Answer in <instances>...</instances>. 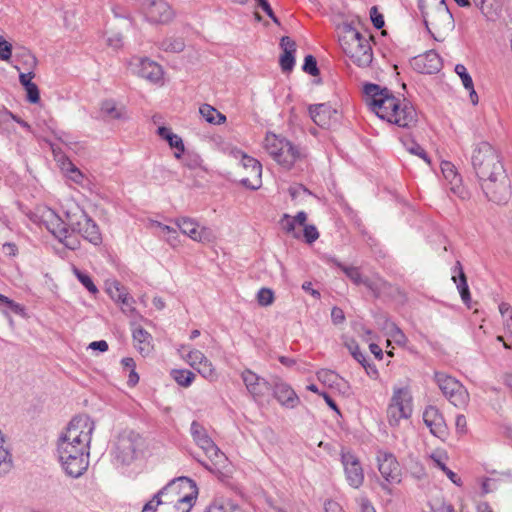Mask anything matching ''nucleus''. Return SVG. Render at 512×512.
Wrapping results in <instances>:
<instances>
[{
    "label": "nucleus",
    "mask_w": 512,
    "mask_h": 512,
    "mask_svg": "<svg viewBox=\"0 0 512 512\" xmlns=\"http://www.w3.org/2000/svg\"><path fill=\"white\" fill-rule=\"evenodd\" d=\"M471 163L486 198L506 204L512 195V186L499 152L489 142L481 141L474 145Z\"/></svg>",
    "instance_id": "obj_1"
},
{
    "label": "nucleus",
    "mask_w": 512,
    "mask_h": 512,
    "mask_svg": "<svg viewBox=\"0 0 512 512\" xmlns=\"http://www.w3.org/2000/svg\"><path fill=\"white\" fill-rule=\"evenodd\" d=\"M94 422L87 416L74 417L58 441V454L66 474L80 477L89 465V444Z\"/></svg>",
    "instance_id": "obj_2"
},
{
    "label": "nucleus",
    "mask_w": 512,
    "mask_h": 512,
    "mask_svg": "<svg viewBox=\"0 0 512 512\" xmlns=\"http://www.w3.org/2000/svg\"><path fill=\"white\" fill-rule=\"evenodd\" d=\"M367 103L375 114L401 128H411L417 122V113L409 103H401L389 89L377 84L364 85Z\"/></svg>",
    "instance_id": "obj_3"
},
{
    "label": "nucleus",
    "mask_w": 512,
    "mask_h": 512,
    "mask_svg": "<svg viewBox=\"0 0 512 512\" xmlns=\"http://www.w3.org/2000/svg\"><path fill=\"white\" fill-rule=\"evenodd\" d=\"M339 30V44L346 57L360 68L368 67L373 60L370 37L359 32L352 23H343Z\"/></svg>",
    "instance_id": "obj_4"
},
{
    "label": "nucleus",
    "mask_w": 512,
    "mask_h": 512,
    "mask_svg": "<svg viewBox=\"0 0 512 512\" xmlns=\"http://www.w3.org/2000/svg\"><path fill=\"white\" fill-rule=\"evenodd\" d=\"M419 9L426 29L435 40H441L443 35L454 29V18L445 0H434L431 5L420 3Z\"/></svg>",
    "instance_id": "obj_5"
},
{
    "label": "nucleus",
    "mask_w": 512,
    "mask_h": 512,
    "mask_svg": "<svg viewBox=\"0 0 512 512\" xmlns=\"http://www.w3.org/2000/svg\"><path fill=\"white\" fill-rule=\"evenodd\" d=\"M190 434L194 443L205 453L210 464L198 460V462L213 473H221L228 465V458L214 443L206 428L198 421H193L190 426Z\"/></svg>",
    "instance_id": "obj_6"
},
{
    "label": "nucleus",
    "mask_w": 512,
    "mask_h": 512,
    "mask_svg": "<svg viewBox=\"0 0 512 512\" xmlns=\"http://www.w3.org/2000/svg\"><path fill=\"white\" fill-rule=\"evenodd\" d=\"M264 149L283 168L291 169L293 165L306 157L304 148L293 145L285 137L267 133Z\"/></svg>",
    "instance_id": "obj_7"
},
{
    "label": "nucleus",
    "mask_w": 512,
    "mask_h": 512,
    "mask_svg": "<svg viewBox=\"0 0 512 512\" xmlns=\"http://www.w3.org/2000/svg\"><path fill=\"white\" fill-rule=\"evenodd\" d=\"M34 216L39 224L44 225L68 249L75 250L80 246L78 237L71 233L67 218L64 221L54 210L46 206L37 208Z\"/></svg>",
    "instance_id": "obj_8"
},
{
    "label": "nucleus",
    "mask_w": 512,
    "mask_h": 512,
    "mask_svg": "<svg viewBox=\"0 0 512 512\" xmlns=\"http://www.w3.org/2000/svg\"><path fill=\"white\" fill-rule=\"evenodd\" d=\"M143 446L142 436L131 429L121 431L114 439L111 455L113 463L128 466L138 456Z\"/></svg>",
    "instance_id": "obj_9"
},
{
    "label": "nucleus",
    "mask_w": 512,
    "mask_h": 512,
    "mask_svg": "<svg viewBox=\"0 0 512 512\" xmlns=\"http://www.w3.org/2000/svg\"><path fill=\"white\" fill-rule=\"evenodd\" d=\"M198 493L196 483L188 477H179L170 481L154 495L158 500L174 499L172 504L186 505V512L192 507Z\"/></svg>",
    "instance_id": "obj_10"
},
{
    "label": "nucleus",
    "mask_w": 512,
    "mask_h": 512,
    "mask_svg": "<svg viewBox=\"0 0 512 512\" xmlns=\"http://www.w3.org/2000/svg\"><path fill=\"white\" fill-rule=\"evenodd\" d=\"M413 413V397L408 387H394L386 410L390 427H398L401 420H408Z\"/></svg>",
    "instance_id": "obj_11"
},
{
    "label": "nucleus",
    "mask_w": 512,
    "mask_h": 512,
    "mask_svg": "<svg viewBox=\"0 0 512 512\" xmlns=\"http://www.w3.org/2000/svg\"><path fill=\"white\" fill-rule=\"evenodd\" d=\"M66 218L73 235L79 234L83 239L95 246L102 243V235L98 225L84 210L76 207L75 211L70 210L66 212Z\"/></svg>",
    "instance_id": "obj_12"
},
{
    "label": "nucleus",
    "mask_w": 512,
    "mask_h": 512,
    "mask_svg": "<svg viewBox=\"0 0 512 512\" xmlns=\"http://www.w3.org/2000/svg\"><path fill=\"white\" fill-rule=\"evenodd\" d=\"M434 381L443 395L456 407H464L469 401V393L456 378L445 372H435Z\"/></svg>",
    "instance_id": "obj_13"
},
{
    "label": "nucleus",
    "mask_w": 512,
    "mask_h": 512,
    "mask_svg": "<svg viewBox=\"0 0 512 512\" xmlns=\"http://www.w3.org/2000/svg\"><path fill=\"white\" fill-rule=\"evenodd\" d=\"M329 262L339 267L355 285H364L376 297L380 295L381 291L386 286V282L381 278L373 280L363 277L358 267L345 266L335 258H330Z\"/></svg>",
    "instance_id": "obj_14"
},
{
    "label": "nucleus",
    "mask_w": 512,
    "mask_h": 512,
    "mask_svg": "<svg viewBox=\"0 0 512 512\" xmlns=\"http://www.w3.org/2000/svg\"><path fill=\"white\" fill-rule=\"evenodd\" d=\"M309 114L313 122L322 128H332L340 120L339 111L328 103L310 105Z\"/></svg>",
    "instance_id": "obj_15"
},
{
    "label": "nucleus",
    "mask_w": 512,
    "mask_h": 512,
    "mask_svg": "<svg viewBox=\"0 0 512 512\" xmlns=\"http://www.w3.org/2000/svg\"><path fill=\"white\" fill-rule=\"evenodd\" d=\"M378 470L385 482L399 483L401 481V469L393 453L387 451L377 452Z\"/></svg>",
    "instance_id": "obj_16"
},
{
    "label": "nucleus",
    "mask_w": 512,
    "mask_h": 512,
    "mask_svg": "<svg viewBox=\"0 0 512 512\" xmlns=\"http://www.w3.org/2000/svg\"><path fill=\"white\" fill-rule=\"evenodd\" d=\"M341 462L348 484L357 489L364 481V471L359 459L351 452L346 451L341 454Z\"/></svg>",
    "instance_id": "obj_17"
},
{
    "label": "nucleus",
    "mask_w": 512,
    "mask_h": 512,
    "mask_svg": "<svg viewBox=\"0 0 512 512\" xmlns=\"http://www.w3.org/2000/svg\"><path fill=\"white\" fill-rule=\"evenodd\" d=\"M179 230L189 236L192 240L198 242H210L213 238V232L208 227L199 229V224L192 218L180 217L175 220Z\"/></svg>",
    "instance_id": "obj_18"
},
{
    "label": "nucleus",
    "mask_w": 512,
    "mask_h": 512,
    "mask_svg": "<svg viewBox=\"0 0 512 512\" xmlns=\"http://www.w3.org/2000/svg\"><path fill=\"white\" fill-rule=\"evenodd\" d=\"M241 378L246 386V389L254 398L255 401L261 400L272 389V385L266 379L258 376L250 369H245L241 373Z\"/></svg>",
    "instance_id": "obj_19"
},
{
    "label": "nucleus",
    "mask_w": 512,
    "mask_h": 512,
    "mask_svg": "<svg viewBox=\"0 0 512 512\" xmlns=\"http://www.w3.org/2000/svg\"><path fill=\"white\" fill-rule=\"evenodd\" d=\"M422 417L425 425L429 428L433 436L441 440L447 437L448 431L445 419L436 406H427L423 411Z\"/></svg>",
    "instance_id": "obj_20"
},
{
    "label": "nucleus",
    "mask_w": 512,
    "mask_h": 512,
    "mask_svg": "<svg viewBox=\"0 0 512 512\" xmlns=\"http://www.w3.org/2000/svg\"><path fill=\"white\" fill-rule=\"evenodd\" d=\"M145 17L151 23L166 24L173 19L174 13L164 0H147Z\"/></svg>",
    "instance_id": "obj_21"
},
{
    "label": "nucleus",
    "mask_w": 512,
    "mask_h": 512,
    "mask_svg": "<svg viewBox=\"0 0 512 512\" xmlns=\"http://www.w3.org/2000/svg\"><path fill=\"white\" fill-rule=\"evenodd\" d=\"M411 66L419 73L434 74L441 69L442 62L440 56L434 50H430L414 57Z\"/></svg>",
    "instance_id": "obj_22"
},
{
    "label": "nucleus",
    "mask_w": 512,
    "mask_h": 512,
    "mask_svg": "<svg viewBox=\"0 0 512 512\" xmlns=\"http://www.w3.org/2000/svg\"><path fill=\"white\" fill-rule=\"evenodd\" d=\"M271 385L274 397L283 407L293 409L300 403L299 397L289 384L277 378Z\"/></svg>",
    "instance_id": "obj_23"
},
{
    "label": "nucleus",
    "mask_w": 512,
    "mask_h": 512,
    "mask_svg": "<svg viewBox=\"0 0 512 512\" xmlns=\"http://www.w3.org/2000/svg\"><path fill=\"white\" fill-rule=\"evenodd\" d=\"M242 165L243 168L251 174V178L245 177L241 179L242 185L245 187L257 190L260 188L262 181H261V175H262V165L261 163L248 155H243L242 157Z\"/></svg>",
    "instance_id": "obj_24"
},
{
    "label": "nucleus",
    "mask_w": 512,
    "mask_h": 512,
    "mask_svg": "<svg viewBox=\"0 0 512 512\" xmlns=\"http://www.w3.org/2000/svg\"><path fill=\"white\" fill-rule=\"evenodd\" d=\"M136 73L138 76L154 84L159 83L163 78L162 67L158 63L147 58L139 60Z\"/></svg>",
    "instance_id": "obj_25"
},
{
    "label": "nucleus",
    "mask_w": 512,
    "mask_h": 512,
    "mask_svg": "<svg viewBox=\"0 0 512 512\" xmlns=\"http://www.w3.org/2000/svg\"><path fill=\"white\" fill-rule=\"evenodd\" d=\"M296 42L288 36H283L280 40L282 54L279 63L283 72H290L295 65Z\"/></svg>",
    "instance_id": "obj_26"
},
{
    "label": "nucleus",
    "mask_w": 512,
    "mask_h": 512,
    "mask_svg": "<svg viewBox=\"0 0 512 512\" xmlns=\"http://www.w3.org/2000/svg\"><path fill=\"white\" fill-rule=\"evenodd\" d=\"M452 273V280L457 286L462 301L465 304H468V302L471 300V295L467 284V278L460 261L456 262L452 268Z\"/></svg>",
    "instance_id": "obj_27"
},
{
    "label": "nucleus",
    "mask_w": 512,
    "mask_h": 512,
    "mask_svg": "<svg viewBox=\"0 0 512 512\" xmlns=\"http://www.w3.org/2000/svg\"><path fill=\"white\" fill-rule=\"evenodd\" d=\"M101 114L108 120H120L126 117L125 107L118 106L114 100H105L101 103Z\"/></svg>",
    "instance_id": "obj_28"
},
{
    "label": "nucleus",
    "mask_w": 512,
    "mask_h": 512,
    "mask_svg": "<svg viewBox=\"0 0 512 512\" xmlns=\"http://www.w3.org/2000/svg\"><path fill=\"white\" fill-rule=\"evenodd\" d=\"M206 512H244V510L230 499H215L207 508Z\"/></svg>",
    "instance_id": "obj_29"
},
{
    "label": "nucleus",
    "mask_w": 512,
    "mask_h": 512,
    "mask_svg": "<svg viewBox=\"0 0 512 512\" xmlns=\"http://www.w3.org/2000/svg\"><path fill=\"white\" fill-rule=\"evenodd\" d=\"M151 339V335L141 327L133 331V340L135 342V347L142 354H148L150 352Z\"/></svg>",
    "instance_id": "obj_30"
},
{
    "label": "nucleus",
    "mask_w": 512,
    "mask_h": 512,
    "mask_svg": "<svg viewBox=\"0 0 512 512\" xmlns=\"http://www.w3.org/2000/svg\"><path fill=\"white\" fill-rule=\"evenodd\" d=\"M157 134L164 140H166L171 148L180 152L185 151L183 140L177 134H174L171 129L161 126L157 130Z\"/></svg>",
    "instance_id": "obj_31"
},
{
    "label": "nucleus",
    "mask_w": 512,
    "mask_h": 512,
    "mask_svg": "<svg viewBox=\"0 0 512 512\" xmlns=\"http://www.w3.org/2000/svg\"><path fill=\"white\" fill-rule=\"evenodd\" d=\"M199 112L201 116L210 124H221L226 121L225 115L209 104H203Z\"/></svg>",
    "instance_id": "obj_32"
},
{
    "label": "nucleus",
    "mask_w": 512,
    "mask_h": 512,
    "mask_svg": "<svg viewBox=\"0 0 512 512\" xmlns=\"http://www.w3.org/2000/svg\"><path fill=\"white\" fill-rule=\"evenodd\" d=\"M171 377L182 387H189L195 379V374L187 369H173Z\"/></svg>",
    "instance_id": "obj_33"
},
{
    "label": "nucleus",
    "mask_w": 512,
    "mask_h": 512,
    "mask_svg": "<svg viewBox=\"0 0 512 512\" xmlns=\"http://www.w3.org/2000/svg\"><path fill=\"white\" fill-rule=\"evenodd\" d=\"M61 168L69 174V178L73 182L77 184L82 183L84 179L82 172L68 158L63 157V160L61 161Z\"/></svg>",
    "instance_id": "obj_34"
},
{
    "label": "nucleus",
    "mask_w": 512,
    "mask_h": 512,
    "mask_svg": "<svg viewBox=\"0 0 512 512\" xmlns=\"http://www.w3.org/2000/svg\"><path fill=\"white\" fill-rule=\"evenodd\" d=\"M160 48L166 52L179 53L185 48V43L182 38H166L160 43Z\"/></svg>",
    "instance_id": "obj_35"
},
{
    "label": "nucleus",
    "mask_w": 512,
    "mask_h": 512,
    "mask_svg": "<svg viewBox=\"0 0 512 512\" xmlns=\"http://www.w3.org/2000/svg\"><path fill=\"white\" fill-rule=\"evenodd\" d=\"M107 293L115 302L119 303L129 293L126 288L121 285L118 281H113L107 287Z\"/></svg>",
    "instance_id": "obj_36"
},
{
    "label": "nucleus",
    "mask_w": 512,
    "mask_h": 512,
    "mask_svg": "<svg viewBox=\"0 0 512 512\" xmlns=\"http://www.w3.org/2000/svg\"><path fill=\"white\" fill-rule=\"evenodd\" d=\"M387 334L397 345L403 346L407 342V337L403 331L393 322L387 324Z\"/></svg>",
    "instance_id": "obj_37"
},
{
    "label": "nucleus",
    "mask_w": 512,
    "mask_h": 512,
    "mask_svg": "<svg viewBox=\"0 0 512 512\" xmlns=\"http://www.w3.org/2000/svg\"><path fill=\"white\" fill-rule=\"evenodd\" d=\"M74 275L90 293L96 294L98 292V288L96 287V285L94 284V282L92 281L91 277L88 274L80 271L77 268H74Z\"/></svg>",
    "instance_id": "obj_38"
},
{
    "label": "nucleus",
    "mask_w": 512,
    "mask_h": 512,
    "mask_svg": "<svg viewBox=\"0 0 512 512\" xmlns=\"http://www.w3.org/2000/svg\"><path fill=\"white\" fill-rule=\"evenodd\" d=\"M441 171L444 177L449 180L451 183H456L460 181L459 175L455 169V166L448 161H444L441 163Z\"/></svg>",
    "instance_id": "obj_39"
},
{
    "label": "nucleus",
    "mask_w": 512,
    "mask_h": 512,
    "mask_svg": "<svg viewBox=\"0 0 512 512\" xmlns=\"http://www.w3.org/2000/svg\"><path fill=\"white\" fill-rule=\"evenodd\" d=\"M455 73L461 78L462 84L465 89H472L473 80L463 64L455 66Z\"/></svg>",
    "instance_id": "obj_40"
},
{
    "label": "nucleus",
    "mask_w": 512,
    "mask_h": 512,
    "mask_svg": "<svg viewBox=\"0 0 512 512\" xmlns=\"http://www.w3.org/2000/svg\"><path fill=\"white\" fill-rule=\"evenodd\" d=\"M302 69L305 73H307L311 76L319 75V68L317 66V61L313 55H307L305 57Z\"/></svg>",
    "instance_id": "obj_41"
},
{
    "label": "nucleus",
    "mask_w": 512,
    "mask_h": 512,
    "mask_svg": "<svg viewBox=\"0 0 512 512\" xmlns=\"http://www.w3.org/2000/svg\"><path fill=\"white\" fill-rule=\"evenodd\" d=\"M346 348L349 350L353 358L358 362L362 363L365 362L366 356L365 354L360 350L358 343L355 340H350L345 343Z\"/></svg>",
    "instance_id": "obj_42"
},
{
    "label": "nucleus",
    "mask_w": 512,
    "mask_h": 512,
    "mask_svg": "<svg viewBox=\"0 0 512 512\" xmlns=\"http://www.w3.org/2000/svg\"><path fill=\"white\" fill-rule=\"evenodd\" d=\"M257 301L261 306H269L274 301V293L269 288H261L257 293Z\"/></svg>",
    "instance_id": "obj_43"
},
{
    "label": "nucleus",
    "mask_w": 512,
    "mask_h": 512,
    "mask_svg": "<svg viewBox=\"0 0 512 512\" xmlns=\"http://www.w3.org/2000/svg\"><path fill=\"white\" fill-rule=\"evenodd\" d=\"M204 378H213L215 375V370L213 368L212 363L206 357L201 364H199L195 368Z\"/></svg>",
    "instance_id": "obj_44"
},
{
    "label": "nucleus",
    "mask_w": 512,
    "mask_h": 512,
    "mask_svg": "<svg viewBox=\"0 0 512 512\" xmlns=\"http://www.w3.org/2000/svg\"><path fill=\"white\" fill-rule=\"evenodd\" d=\"M205 358L206 356L201 351L195 349L189 351L185 360L192 368L195 369Z\"/></svg>",
    "instance_id": "obj_45"
},
{
    "label": "nucleus",
    "mask_w": 512,
    "mask_h": 512,
    "mask_svg": "<svg viewBox=\"0 0 512 512\" xmlns=\"http://www.w3.org/2000/svg\"><path fill=\"white\" fill-rule=\"evenodd\" d=\"M173 502L174 499L158 500V498L153 497L152 500L145 504L141 512H157V507L159 505L172 504Z\"/></svg>",
    "instance_id": "obj_46"
},
{
    "label": "nucleus",
    "mask_w": 512,
    "mask_h": 512,
    "mask_svg": "<svg viewBox=\"0 0 512 512\" xmlns=\"http://www.w3.org/2000/svg\"><path fill=\"white\" fill-rule=\"evenodd\" d=\"M119 304L121 305V310L123 311V313H125L129 316H132L134 314V312L136 311L135 307H134L135 300L129 294L126 297H124L119 302Z\"/></svg>",
    "instance_id": "obj_47"
},
{
    "label": "nucleus",
    "mask_w": 512,
    "mask_h": 512,
    "mask_svg": "<svg viewBox=\"0 0 512 512\" xmlns=\"http://www.w3.org/2000/svg\"><path fill=\"white\" fill-rule=\"evenodd\" d=\"M303 234L308 244H312L319 238V232L314 225H305Z\"/></svg>",
    "instance_id": "obj_48"
},
{
    "label": "nucleus",
    "mask_w": 512,
    "mask_h": 512,
    "mask_svg": "<svg viewBox=\"0 0 512 512\" xmlns=\"http://www.w3.org/2000/svg\"><path fill=\"white\" fill-rule=\"evenodd\" d=\"M24 89L26 91L27 100L30 103L35 104V103L39 102V100H40V92H39V89H38V87H37V85L35 83L30 84V86H27Z\"/></svg>",
    "instance_id": "obj_49"
},
{
    "label": "nucleus",
    "mask_w": 512,
    "mask_h": 512,
    "mask_svg": "<svg viewBox=\"0 0 512 512\" xmlns=\"http://www.w3.org/2000/svg\"><path fill=\"white\" fill-rule=\"evenodd\" d=\"M370 19L373 23V26L376 28V29H381L385 22H384V17L381 13H379L378 9L376 6H373L371 9H370Z\"/></svg>",
    "instance_id": "obj_50"
},
{
    "label": "nucleus",
    "mask_w": 512,
    "mask_h": 512,
    "mask_svg": "<svg viewBox=\"0 0 512 512\" xmlns=\"http://www.w3.org/2000/svg\"><path fill=\"white\" fill-rule=\"evenodd\" d=\"M430 458L434 462L435 466L441 469L443 472L448 469L445 464L447 455L444 452H434L431 454Z\"/></svg>",
    "instance_id": "obj_51"
},
{
    "label": "nucleus",
    "mask_w": 512,
    "mask_h": 512,
    "mask_svg": "<svg viewBox=\"0 0 512 512\" xmlns=\"http://www.w3.org/2000/svg\"><path fill=\"white\" fill-rule=\"evenodd\" d=\"M295 224V220L289 214H284L280 220V225L286 233H293Z\"/></svg>",
    "instance_id": "obj_52"
},
{
    "label": "nucleus",
    "mask_w": 512,
    "mask_h": 512,
    "mask_svg": "<svg viewBox=\"0 0 512 512\" xmlns=\"http://www.w3.org/2000/svg\"><path fill=\"white\" fill-rule=\"evenodd\" d=\"M202 159L198 154L188 153L185 156V165L190 169H196L201 166Z\"/></svg>",
    "instance_id": "obj_53"
},
{
    "label": "nucleus",
    "mask_w": 512,
    "mask_h": 512,
    "mask_svg": "<svg viewBox=\"0 0 512 512\" xmlns=\"http://www.w3.org/2000/svg\"><path fill=\"white\" fill-rule=\"evenodd\" d=\"M257 4L274 23L279 24V20L267 0H258Z\"/></svg>",
    "instance_id": "obj_54"
},
{
    "label": "nucleus",
    "mask_w": 512,
    "mask_h": 512,
    "mask_svg": "<svg viewBox=\"0 0 512 512\" xmlns=\"http://www.w3.org/2000/svg\"><path fill=\"white\" fill-rule=\"evenodd\" d=\"M12 46L3 37H0V59L8 60L11 57Z\"/></svg>",
    "instance_id": "obj_55"
},
{
    "label": "nucleus",
    "mask_w": 512,
    "mask_h": 512,
    "mask_svg": "<svg viewBox=\"0 0 512 512\" xmlns=\"http://www.w3.org/2000/svg\"><path fill=\"white\" fill-rule=\"evenodd\" d=\"M407 150L411 153V154H414V155H417L419 157H421L422 159H424L427 163L430 162L429 158H428V155L427 153L425 152V150L417 143L415 142H412L410 144V146L407 147Z\"/></svg>",
    "instance_id": "obj_56"
},
{
    "label": "nucleus",
    "mask_w": 512,
    "mask_h": 512,
    "mask_svg": "<svg viewBox=\"0 0 512 512\" xmlns=\"http://www.w3.org/2000/svg\"><path fill=\"white\" fill-rule=\"evenodd\" d=\"M338 377L333 371L322 369L317 373V378L324 383L334 382Z\"/></svg>",
    "instance_id": "obj_57"
},
{
    "label": "nucleus",
    "mask_w": 512,
    "mask_h": 512,
    "mask_svg": "<svg viewBox=\"0 0 512 512\" xmlns=\"http://www.w3.org/2000/svg\"><path fill=\"white\" fill-rule=\"evenodd\" d=\"M8 118H12L14 121H16L18 124H20L22 127L24 128H27V129H30V125L22 120L21 118L15 116L14 114H12L10 111L8 110H3V111H0V119H3V120H6Z\"/></svg>",
    "instance_id": "obj_58"
},
{
    "label": "nucleus",
    "mask_w": 512,
    "mask_h": 512,
    "mask_svg": "<svg viewBox=\"0 0 512 512\" xmlns=\"http://www.w3.org/2000/svg\"><path fill=\"white\" fill-rule=\"evenodd\" d=\"M0 304L6 305L11 311L18 313L22 310L21 306L8 297L0 294Z\"/></svg>",
    "instance_id": "obj_59"
},
{
    "label": "nucleus",
    "mask_w": 512,
    "mask_h": 512,
    "mask_svg": "<svg viewBox=\"0 0 512 512\" xmlns=\"http://www.w3.org/2000/svg\"><path fill=\"white\" fill-rule=\"evenodd\" d=\"M331 319L334 324H341L345 320L343 310L339 307H333L331 310Z\"/></svg>",
    "instance_id": "obj_60"
},
{
    "label": "nucleus",
    "mask_w": 512,
    "mask_h": 512,
    "mask_svg": "<svg viewBox=\"0 0 512 512\" xmlns=\"http://www.w3.org/2000/svg\"><path fill=\"white\" fill-rule=\"evenodd\" d=\"M361 365L363 366V368L365 369L367 375L372 378V379H377L378 376H379V372L376 368V366L372 363H369L367 361V359L365 360V362H362Z\"/></svg>",
    "instance_id": "obj_61"
},
{
    "label": "nucleus",
    "mask_w": 512,
    "mask_h": 512,
    "mask_svg": "<svg viewBox=\"0 0 512 512\" xmlns=\"http://www.w3.org/2000/svg\"><path fill=\"white\" fill-rule=\"evenodd\" d=\"M108 46L113 49H119L122 46V36L119 33L113 34L107 39Z\"/></svg>",
    "instance_id": "obj_62"
},
{
    "label": "nucleus",
    "mask_w": 512,
    "mask_h": 512,
    "mask_svg": "<svg viewBox=\"0 0 512 512\" xmlns=\"http://www.w3.org/2000/svg\"><path fill=\"white\" fill-rule=\"evenodd\" d=\"M455 425L457 432L465 433L467 431L466 417L464 415H457Z\"/></svg>",
    "instance_id": "obj_63"
},
{
    "label": "nucleus",
    "mask_w": 512,
    "mask_h": 512,
    "mask_svg": "<svg viewBox=\"0 0 512 512\" xmlns=\"http://www.w3.org/2000/svg\"><path fill=\"white\" fill-rule=\"evenodd\" d=\"M324 509L326 512H343L341 506L333 500L325 501Z\"/></svg>",
    "instance_id": "obj_64"
}]
</instances>
